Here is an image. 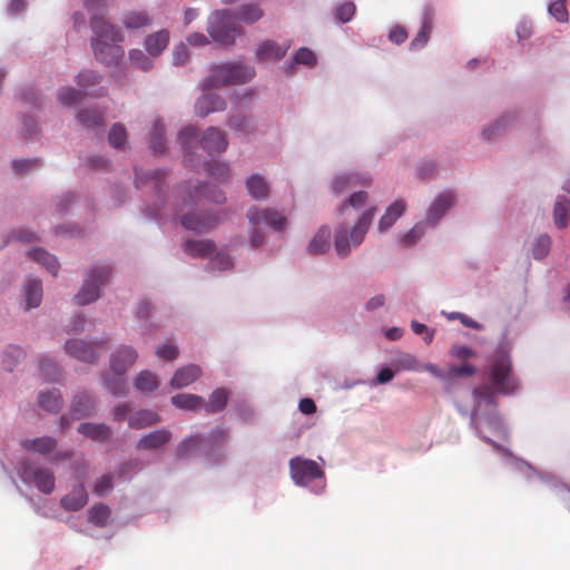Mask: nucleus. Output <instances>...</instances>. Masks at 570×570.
<instances>
[{
    "label": "nucleus",
    "instance_id": "dca6fc26",
    "mask_svg": "<svg viewBox=\"0 0 570 570\" xmlns=\"http://www.w3.org/2000/svg\"><path fill=\"white\" fill-rule=\"evenodd\" d=\"M226 108V102L216 94H204L195 104V112L199 117H206L210 112L222 111Z\"/></svg>",
    "mask_w": 570,
    "mask_h": 570
},
{
    "label": "nucleus",
    "instance_id": "a19ab883",
    "mask_svg": "<svg viewBox=\"0 0 570 570\" xmlns=\"http://www.w3.org/2000/svg\"><path fill=\"white\" fill-rule=\"evenodd\" d=\"M57 446V441L51 436H41L26 442V448L40 454H48Z\"/></svg>",
    "mask_w": 570,
    "mask_h": 570
},
{
    "label": "nucleus",
    "instance_id": "cd10ccee",
    "mask_svg": "<svg viewBox=\"0 0 570 570\" xmlns=\"http://www.w3.org/2000/svg\"><path fill=\"white\" fill-rule=\"evenodd\" d=\"M171 403L180 410L198 411L203 407L204 399L196 394L180 393L171 397Z\"/></svg>",
    "mask_w": 570,
    "mask_h": 570
},
{
    "label": "nucleus",
    "instance_id": "8fccbe9b",
    "mask_svg": "<svg viewBox=\"0 0 570 570\" xmlns=\"http://www.w3.org/2000/svg\"><path fill=\"white\" fill-rule=\"evenodd\" d=\"M106 386L115 396H124L127 393V384L122 375H117L114 379H107Z\"/></svg>",
    "mask_w": 570,
    "mask_h": 570
},
{
    "label": "nucleus",
    "instance_id": "c03bdc74",
    "mask_svg": "<svg viewBox=\"0 0 570 570\" xmlns=\"http://www.w3.org/2000/svg\"><path fill=\"white\" fill-rule=\"evenodd\" d=\"M78 119L87 128H95L104 124V115L96 109H83L78 114Z\"/></svg>",
    "mask_w": 570,
    "mask_h": 570
},
{
    "label": "nucleus",
    "instance_id": "2f4dec72",
    "mask_svg": "<svg viewBox=\"0 0 570 570\" xmlns=\"http://www.w3.org/2000/svg\"><path fill=\"white\" fill-rule=\"evenodd\" d=\"M405 210V203L403 200L394 202L385 212V214L381 217L379 222V228L381 232H385L389 229L399 217Z\"/></svg>",
    "mask_w": 570,
    "mask_h": 570
},
{
    "label": "nucleus",
    "instance_id": "a211bd4d",
    "mask_svg": "<svg viewBox=\"0 0 570 570\" xmlns=\"http://www.w3.org/2000/svg\"><path fill=\"white\" fill-rule=\"evenodd\" d=\"M288 48V45L281 46L272 40H265L257 48L256 57L259 61H277L286 55Z\"/></svg>",
    "mask_w": 570,
    "mask_h": 570
},
{
    "label": "nucleus",
    "instance_id": "49530a36",
    "mask_svg": "<svg viewBox=\"0 0 570 570\" xmlns=\"http://www.w3.org/2000/svg\"><path fill=\"white\" fill-rule=\"evenodd\" d=\"M108 141L114 148L122 147L127 141V131L121 124H115L108 135Z\"/></svg>",
    "mask_w": 570,
    "mask_h": 570
},
{
    "label": "nucleus",
    "instance_id": "a878e982",
    "mask_svg": "<svg viewBox=\"0 0 570 570\" xmlns=\"http://www.w3.org/2000/svg\"><path fill=\"white\" fill-rule=\"evenodd\" d=\"M32 480L37 489L45 494H50L55 489V476L48 469L36 468L32 472Z\"/></svg>",
    "mask_w": 570,
    "mask_h": 570
},
{
    "label": "nucleus",
    "instance_id": "39448f33",
    "mask_svg": "<svg viewBox=\"0 0 570 570\" xmlns=\"http://www.w3.org/2000/svg\"><path fill=\"white\" fill-rule=\"evenodd\" d=\"M235 22L232 11L216 10L208 19L207 31L215 42L229 46L243 31Z\"/></svg>",
    "mask_w": 570,
    "mask_h": 570
},
{
    "label": "nucleus",
    "instance_id": "4c0bfd02",
    "mask_svg": "<svg viewBox=\"0 0 570 570\" xmlns=\"http://www.w3.org/2000/svg\"><path fill=\"white\" fill-rule=\"evenodd\" d=\"M135 386L140 392L149 393L158 389L159 381L156 374L149 371H142L137 375Z\"/></svg>",
    "mask_w": 570,
    "mask_h": 570
},
{
    "label": "nucleus",
    "instance_id": "ea45409f",
    "mask_svg": "<svg viewBox=\"0 0 570 570\" xmlns=\"http://www.w3.org/2000/svg\"><path fill=\"white\" fill-rule=\"evenodd\" d=\"M165 126L161 120H156L153 127V131L149 137L150 148L156 154H163L165 151Z\"/></svg>",
    "mask_w": 570,
    "mask_h": 570
},
{
    "label": "nucleus",
    "instance_id": "338daca9",
    "mask_svg": "<svg viewBox=\"0 0 570 570\" xmlns=\"http://www.w3.org/2000/svg\"><path fill=\"white\" fill-rule=\"evenodd\" d=\"M476 372L475 366L464 363L462 365H453L449 368V373L452 376H472Z\"/></svg>",
    "mask_w": 570,
    "mask_h": 570
},
{
    "label": "nucleus",
    "instance_id": "20e7f679",
    "mask_svg": "<svg viewBox=\"0 0 570 570\" xmlns=\"http://www.w3.org/2000/svg\"><path fill=\"white\" fill-rule=\"evenodd\" d=\"M255 75V69L245 65H217L212 69L210 76L205 79V88H214L227 85H238L250 80Z\"/></svg>",
    "mask_w": 570,
    "mask_h": 570
},
{
    "label": "nucleus",
    "instance_id": "603ef678",
    "mask_svg": "<svg viewBox=\"0 0 570 570\" xmlns=\"http://www.w3.org/2000/svg\"><path fill=\"white\" fill-rule=\"evenodd\" d=\"M101 77L92 70H85L77 75L76 82L79 87L87 88L100 82Z\"/></svg>",
    "mask_w": 570,
    "mask_h": 570
},
{
    "label": "nucleus",
    "instance_id": "c756f323",
    "mask_svg": "<svg viewBox=\"0 0 570 570\" xmlns=\"http://www.w3.org/2000/svg\"><path fill=\"white\" fill-rule=\"evenodd\" d=\"M78 432L94 441H106L110 438L111 431L106 424L81 423Z\"/></svg>",
    "mask_w": 570,
    "mask_h": 570
},
{
    "label": "nucleus",
    "instance_id": "c85d7f7f",
    "mask_svg": "<svg viewBox=\"0 0 570 570\" xmlns=\"http://www.w3.org/2000/svg\"><path fill=\"white\" fill-rule=\"evenodd\" d=\"M38 404L40 407L48 412L57 413L62 406L61 394L56 389L41 392L38 396Z\"/></svg>",
    "mask_w": 570,
    "mask_h": 570
},
{
    "label": "nucleus",
    "instance_id": "1a4fd4ad",
    "mask_svg": "<svg viewBox=\"0 0 570 570\" xmlns=\"http://www.w3.org/2000/svg\"><path fill=\"white\" fill-rule=\"evenodd\" d=\"M220 222L218 214L213 213H186L180 216L181 226L195 233H207Z\"/></svg>",
    "mask_w": 570,
    "mask_h": 570
},
{
    "label": "nucleus",
    "instance_id": "58836bf2",
    "mask_svg": "<svg viewBox=\"0 0 570 570\" xmlns=\"http://www.w3.org/2000/svg\"><path fill=\"white\" fill-rule=\"evenodd\" d=\"M235 20L243 21L245 23H254L263 17V10L257 4H245L242 6L236 13H234Z\"/></svg>",
    "mask_w": 570,
    "mask_h": 570
},
{
    "label": "nucleus",
    "instance_id": "052dcab7",
    "mask_svg": "<svg viewBox=\"0 0 570 570\" xmlns=\"http://www.w3.org/2000/svg\"><path fill=\"white\" fill-rule=\"evenodd\" d=\"M39 366H40L41 372L45 373L46 379H48L50 381L57 380V377L59 375V368L53 361H51L49 358H42L40 361Z\"/></svg>",
    "mask_w": 570,
    "mask_h": 570
},
{
    "label": "nucleus",
    "instance_id": "2eb2a0df",
    "mask_svg": "<svg viewBox=\"0 0 570 570\" xmlns=\"http://www.w3.org/2000/svg\"><path fill=\"white\" fill-rule=\"evenodd\" d=\"M88 502V493L82 483L73 487L70 493L63 495L60 500L61 507L66 511L76 512L81 510Z\"/></svg>",
    "mask_w": 570,
    "mask_h": 570
},
{
    "label": "nucleus",
    "instance_id": "e2e57ef3",
    "mask_svg": "<svg viewBox=\"0 0 570 570\" xmlns=\"http://www.w3.org/2000/svg\"><path fill=\"white\" fill-rule=\"evenodd\" d=\"M83 4L87 8V10L91 13L90 20L96 18H102L101 16H98L102 12H105L107 8L106 0H83Z\"/></svg>",
    "mask_w": 570,
    "mask_h": 570
},
{
    "label": "nucleus",
    "instance_id": "79ce46f5",
    "mask_svg": "<svg viewBox=\"0 0 570 570\" xmlns=\"http://www.w3.org/2000/svg\"><path fill=\"white\" fill-rule=\"evenodd\" d=\"M164 178L165 171L163 169H155L145 174V176H140L139 173L136 171V186L141 188L151 184L155 189H159Z\"/></svg>",
    "mask_w": 570,
    "mask_h": 570
},
{
    "label": "nucleus",
    "instance_id": "f03ea898",
    "mask_svg": "<svg viewBox=\"0 0 570 570\" xmlns=\"http://www.w3.org/2000/svg\"><path fill=\"white\" fill-rule=\"evenodd\" d=\"M374 215H375V208L366 209L361 215L357 223L351 229L350 239L347 237L346 227L340 226L336 229L335 238H334V248H335L336 254L340 257L348 256L351 253V248L358 246L363 242V239L372 224Z\"/></svg>",
    "mask_w": 570,
    "mask_h": 570
},
{
    "label": "nucleus",
    "instance_id": "6e6552de",
    "mask_svg": "<svg viewBox=\"0 0 570 570\" xmlns=\"http://www.w3.org/2000/svg\"><path fill=\"white\" fill-rule=\"evenodd\" d=\"M247 218L252 226L266 225L277 232L286 225V217L273 208L253 207L247 212Z\"/></svg>",
    "mask_w": 570,
    "mask_h": 570
},
{
    "label": "nucleus",
    "instance_id": "37998d69",
    "mask_svg": "<svg viewBox=\"0 0 570 570\" xmlns=\"http://www.w3.org/2000/svg\"><path fill=\"white\" fill-rule=\"evenodd\" d=\"M207 174L214 179L224 183L230 176L229 166L222 161H208L205 164Z\"/></svg>",
    "mask_w": 570,
    "mask_h": 570
},
{
    "label": "nucleus",
    "instance_id": "b1692460",
    "mask_svg": "<svg viewBox=\"0 0 570 570\" xmlns=\"http://www.w3.org/2000/svg\"><path fill=\"white\" fill-rule=\"evenodd\" d=\"M160 421L159 415L150 410H139L131 413L128 417V425L139 430L154 425Z\"/></svg>",
    "mask_w": 570,
    "mask_h": 570
},
{
    "label": "nucleus",
    "instance_id": "aec40b11",
    "mask_svg": "<svg viewBox=\"0 0 570 570\" xmlns=\"http://www.w3.org/2000/svg\"><path fill=\"white\" fill-rule=\"evenodd\" d=\"M153 18L146 10H130L122 14L121 23L127 29L138 30L149 27Z\"/></svg>",
    "mask_w": 570,
    "mask_h": 570
},
{
    "label": "nucleus",
    "instance_id": "864d4df0",
    "mask_svg": "<svg viewBox=\"0 0 570 570\" xmlns=\"http://www.w3.org/2000/svg\"><path fill=\"white\" fill-rule=\"evenodd\" d=\"M294 62L297 63V65H305V66H314L315 62H316V57L314 55V52L306 48V47H302L299 48L296 53L294 55V58H293Z\"/></svg>",
    "mask_w": 570,
    "mask_h": 570
},
{
    "label": "nucleus",
    "instance_id": "bb28decb",
    "mask_svg": "<svg viewBox=\"0 0 570 570\" xmlns=\"http://www.w3.org/2000/svg\"><path fill=\"white\" fill-rule=\"evenodd\" d=\"M331 229L328 226H322L308 244L311 254H324L330 249Z\"/></svg>",
    "mask_w": 570,
    "mask_h": 570
},
{
    "label": "nucleus",
    "instance_id": "ddd939ff",
    "mask_svg": "<svg viewBox=\"0 0 570 570\" xmlns=\"http://www.w3.org/2000/svg\"><path fill=\"white\" fill-rule=\"evenodd\" d=\"M454 195L452 193H443L431 204L426 213V223L435 225L449 208L453 206Z\"/></svg>",
    "mask_w": 570,
    "mask_h": 570
},
{
    "label": "nucleus",
    "instance_id": "13d9d810",
    "mask_svg": "<svg viewBox=\"0 0 570 570\" xmlns=\"http://www.w3.org/2000/svg\"><path fill=\"white\" fill-rule=\"evenodd\" d=\"M200 436H189L188 439L184 440L180 445L178 446L177 453L178 456L183 458L187 455L191 450H196L200 445Z\"/></svg>",
    "mask_w": 570,
    "mask_h": 570
},
{
    "label": "nucleus",
    "instance_id": "774afa93",
    "mask_svg": "<svg viewBox=\"0 0 570 570\" xmlns=\"http://www.w3.org/2000/svg\"><path fill=\"white\" fill-rule=\"evenodd\" d=\"M189 58V52L186 45L180 43L175 47L173 52V62L176 66L184 65Z\"/></svg>",
    "mask_w": 570,
    "mask_h": 570
},
{
    "label": "nucleus",
    "instance_id": "69168bd1",
    "mask_svg": "<svg viewBox=\"0 0 570 570\" xmlns=\"http://www.w3.org/2000/svg\"><path fill=\"white\" fill-rule=\"evenodd\" d=\"M40 166L39 159H16L12 163V167L17 173H28L33 168Z\"/></svg>",
    "mask_w": 570,
    "mask_h": 570
},
{
    "label": "nucleus",
    "instance_id": "6ab92c4d",
    "mask_svg": "<svg viewBox=\"0 0 570 570\" xmlns=\"http://www.w3.org/2000/svg\"><path fill=\"white\" fill-rule=\"evenodd\" d=\"M171 438V433L166 429L153 431L139 439L137 450H157L166 444Z\"/></svg>",
    "mask_w": 570,
    "mask_h": 570
},
{
    "label": "nucleus",
    "instance_id": "473e14b6",
    "mask_svg": "<svg viewBox=\"0 0 570 570\" xmlns=\"http://www.w3.org/2000/svg\"><path fill=\"white\" fill-rule=\"evenodd\" d=\"M111 511L108 505L104 503H96L88 510V522L98 528H104L108 524Z\"/></svg>",
    "mask_w": 570,
    "mask_h": 570
},
{
    "label": "nucleus",
    "instance_id": "c9c22d12",
    "mask_svg": "<svg viewBox=\"0 0 570 570\" xmlns=\"http://www.w3.org/2000/svg\"><path fill=\"white\" fill-rule=\"evenodd\" d=\"M570 214V200L566 197H558L554 209L553 220L557 227L563 228L568 224V217Z\"/></svg>",
    "mask_w": 570,
    "mask_h": 570
},
{
    "label": "nucleus",
    "instance_id": "7ed1b4c3",
    "mask_svg": "<svg viewBox=\"0 0 570 570\" xmlns=\"http://www.w3.org/2000/svg\"><path fill=\"white\" fill-rule=\"evenodd\" d=\"M489 380L495 392L512 394L519 389V382L512 374V363L504 351H498L489 366Z\"/></svg>",
    "mask_w": 570,
    "mask_h": 570
},
{
    "label": "nucleus",
    "instance_id": "9b49d317",
    "mask_svg": "<svg viewBox=\"0 0 570 570\" xmlns=\"http://www.w3.org/2000/svg\"><path fill=\"white\" fill-rule=\"evenodd\" d=\"M200 146L208 155H214L224 153L228 146V141L223 130L216 127H209L203 134Z\"/></svg>",
    "mask_w": 570,
    "mask_h": 570
},
{
    "label": "nucleus",
    "instance_id": "5fc2aeb1",
    "mask_svg": "<svg viewBox=\"0 0 570 570\" xmlns=\"http://www.w3.org/2000/svg\"><path fill=\"white\" fill-rule=\"evenodd\" d=\"M549 13L554 17L559 22L568 20V11L564 6V0H554L549 4Z\"/></svg>",
    "mask_w": 570,
    "mask_h": 570
},
{
    "label": "nucleus",
    "instance_id": "423d86ee",
    "mask_svg": "<svg viewBox=\"0 0 570 570\" xmlns=\"http://www.w3.org/2000/svg\"><path fill=\"white\" fill-rule=\"evenodd\" d=\"M110 275L111 267L108 265L94 267L85 278L80 291L75 295V304L81 306L98 299L99 287L109 279Z\"/></svg>",
    "mask_w": 570,
    "mask_h": 570
},
{
    "label": "nucleus",
    "instance_id": "393cba45",
    "mask_svg": "<svg viewBox=\"0 0 570 570\" xmlns=\"http://www.w3.org/2000/svg\"><path fill=\"white\" fill-rule=\"evenodd\" d=\"M169 42L167 30H160L151 33L145 39V48L150 56H159L166 49Z\"/></svg>",
    "mask_w": 570,
    "mask_h": 570
},
{
    "label": "nucleus",
    "instance_id": "09e8293b",
    "mask_svg": "<svg viewBox=\"0 0 570 570\" xmlns=\"http://www.w3.org/2000/svg\"><path fill=\"white\" fill-rule=\"evenodd\" d=\"M551 245L550 237L548 235H541L535 239L532 247V255L537 259H541L547 256Z\"/></svg>",
    "mask_w": 570,
    "mask_h": 570
},
{
    "label": "nucleus",
    "instance_id": "a18cd8bd",
    "mask_svg": "<svg viewBox=\"0 0 570 570\" xmlns=\"http://www.w3.org/2000/svg\"><path fill=\"white\" fill-rule=\"evenodd\" d=\"M130 63L142 70L148 71L153 68V60L140 49H131L129 51Z\"/></svg>",
    "mask_w": 570,
    "mask_h": 570
},
{
    "label": "nucleus",
    "instance_id": "f8f14e48",
    "mask_svg": "<svg viewBox=\"0 0 570 570\" xmlns=\"http://www.w3.org/2000/svg\"><path fill=\"white\" fill-rule=\"evenodd\" d=\"M137 360V352L131 346H121L112 355L110 360L111 370L116 375H122Z\"/></svg>",
    "mask_w": 570,
    "mask_h": 570
},
{
    "label": "nucleus",
    "instance_id": "0eeeda50",
    "mask_svg": "<svg viewBox=\"0 0 570 570\" xmlns=\"http://www.w3.org/2000/svg\"><path fill=\"white\" fill-rule=\"evenodd\" d=\"M291 478L297 485L306 487L315 479H323L324 471L314 460L295 456L289 460Z\"/></svg>",
    "mask_w": 570,
    "mask_h": 570
},
{
    "label": "nucleus",
    "instance_id": "bf43d9fd",
    "mask_svg": "<svg viewBox=\"0 0 570 570\" xmlns=\"http://www.w3.org/2000/svg\"><path fill=\"white\" fill-rule=\"evenodd\" d=\"M229 433L224 428H215L208 435V441L212 445L218 446L228 442Z\"/></svg>",
    "mask_w": 570,
    "mask_h": 570
},
{
    "label": "nucleus",
    "instance_id": "e433bc0d",
    "mask_svg": "<svg viewBox=\"0 0 570 570\" xmlns=\"http://www.w3.org/2000/svg\"><path fill=\"white\" fill-rule=\"evenodd\" d=\"M246 187L253 198L262 199L268 195V185L259 175H253L246 180Z\"/></svg>",
    "mask_w": 570,
    "mask_h": 570
},
{
    "label": "nucleus",
    "instance_id": "4be33fe9",
    "mask_svg": "<svg viewBox=\"0 0 570 570\" xmlns=\"http://www.w3.org/2000/svg\"><path fill=\"white\" fill-rule=\"evenodd\" d=\"M96 409V400L89 393H80L75 396L71 412L76 419L89 416Z\"/></svg>",
    "mask_w": 570,
    "mask_h": 570
},
{
    "label": "nucleus",
    "instance_id": "3c124183",
    "mask_svg": "<svg viewBox=\"0 0 570 570\" xmlns=\"http://www.w3.org/2000/svg\"><path fill=\"white\" fill-rule=\"evenodd\" d=\"M112 475L107 473L95 482L94 493L97 497H105L112 490Z\"/></svg>",
    "mask_w": 570,
    "mask_h": 570
},
{
    "label": "nucleus",
    "instance_id": "4d7b16f0",
    "mask_svg": "<svg viewBox=\"0 0 570 570\" xmlns=\"http://www.w3.org/2000/svg\"><path fill=\"white\" fill-rule=\"evenodd\" d=\"M197 138V128L194 126H187L183 128L179 132L178 139L181 146L189 150L191 147V142Z\"/></svg>",
    "mask_w": 570,
    "mask_h": 570
},
{
    "label": "nucleus",
    "instance_id": "412c9836",
    "mask_svg": "<svg viewBox=\"0 0 570 570\" xmlns=\"http://www.w3.org/2000/svg\"><path fill=\"white\" fill-rule=\"evenodd\" d=\"M183 249L191 257H209L215 253L216 246L209 239H190L184 243Z\"/></svg>",
    "mask_w": 570,
    "mask_h": 570
},
{
    "label": "nucleus",
    "instance_id": "680f3d73",
    "mask_svg": "<svg viewBox=\"0 0 570 570\" xmlns=\"http://www.w3.org/2000/svg\"><path fill=\"white\" fill-rule=\"evenodd\" d=\"M212 269H227L232 266L230 257L225 253H216L215 256L210 257L209 262Z\"/></svg>",
    "mask_w": 570,
    "mask_h": 570
},
{
    "label": "nucleus",
    "instance_id": "6e6d98bb",
    "mask_svg": "<svg viewBox=\"0 0 570 570\" xmlns=\"http://www.w3.org/2000/svg\"><path fill=\"white\" fill-rule=\"evenodd\" d=\"M355 11H356V7H355L354 2L347 1L336 8L335 14H336V18L342 23H345V22H348L353 18V16L355 14Z\"/></svg>",
    "mask_w": 570,
    "mask_h": 570
},
{
    "label": "nucleus",
    "instance_id": "de8ad7c7",
    "mask_svg": "<svg viewBox=\"0 0 570 570\" xmlns=\"http://www.w3.org/2000/svg\"><path fill=\"white\" fill-rule=\"evenodd\" d=\"M83 96L85 94L82 91L66 87L59 91L58 99L62 105L70 106L79 101Z\"/></svg>",
    "mask_w": 570,
    "mask_h": 570
},
{
    "label": "nucleus",
    "instance_id": "f257e3e1",
    "mask_svg": "<svg viewBox=\"0 0 570 570\" xmlns=\"http://www.w3.org/2000/svg\"><path fill=\"white\" fill-rule=\"evenodd\" d=\"M90 27L94 32L91 47L96 59L107 66L118 65L124 57V49L120 46L124 41L121 31L105 18L94 17Z\"/></svg>",
    "mask_w": 570,
    "mask_h": 570
},
{
    "label": "nucleus",
    "instance_id": "5701e85b",
    "mask_svg": "<svg viewBox=\"0 0 570 570\" xmlns=\"http://www.w3.org/2000/svg\"><path fill=\"white\" fill-rule=\"evenodd\" d=\"M433 10L430 7L424 9L421 30L411 42L413 49H420L428 42L433 28Z\"/></svg>",
    "mask_w": 570,
    "mask_h": 570
},
{
    "label": "nucleus",
    "instance_id": "72a5a7b5",
    "mask_svg": "<svg viewBox=\"0 0 570 570\" xmlns=\"http://www.w3.org/2000/svg\"><path fill=\"white\" fill-rule=\"evenodd\" d=\"M24 296L28 308L39 306L42 299V286L38 279H28L24 286Z\"/></svg>",
    "mask_w": 570,
    "mask_h": 570
},
{
    "label": "nucleus",
    "instance_id": "f3484780",
    "mask_svg": "<svg viewBox=\"0 0 570 570\" xmlns=\"http://www.w3.org/2000/svg\"><path fill=\"white\" fill-rule=\"evenodd\" d=\"M65 350L69 355L82 362L92 363L97 358V354L91 345L80 340L67 341Z\"/></svg>",
    "mask_w": 570,
    "mask_h": 570
},
{
    "label": "nucleus",
    "instance_id": "7c9ffc66",
    "mask_svg": "<svg viewBox=\"0 0 570 570\" xmlns=\"http://www.w3.org/2000/svg\"><path fill=\"white\" fill-rule=\"evenodd\" d=\"M228 401V392L223 389H216L209 396L207 402H204L203 407L208 414L222 412Z\"/></svg>",
    "mask_w": 570,
    "mask_h": 570
},
{
    "label": "nucleus",
    "instance_id": "0e129e2a",
    "mask_svg": "<svg viewBox=\"0 0 570 570\" xmlns=\"http://www.w3.org/2000/svg\"><path fill=\"white\" fill-rule=\"evenodd\" d=\"M156 355L166 361H174L178 357V347L174 344H165L156 350Z\"/></svg>",
    "mask_w": 570,
    "mask_h": 570
},
{
    "label": "nucleus",
    "instance_id": "9d476101",
    "mask_svg": "<svg viewBox=\"0 0 570 570\" xmlns=\"http://www.w3.org/2000/svg\"><path fill=\"white\" fill-rule=\"evenodd\" d=\"M202 197L216 204H223L226 200L224 193L216 186L200 184L195 186L194 190L187 189L184 191L183 208L180 212H183L184 208H190Z\"/></svg>",
    "mask_w": 570,
    "mask_h": 570
},
{
    "label": "nucleus",
    "instance_id": "4468645a",
    "mask_svg": "<svg viewBox=\"0 0 570 570\" xmlns=\"http://www.w3.org/2000/svg\"><path fill=\"white\" fill-rule=\"evenodd\" d=\"M202 376V368L196 364H189L179 367L170 380V386L183 389L195 382Z\"/></svg>",
    "mask_w": 570,
    "mask_h": 570
},
{
    "label": "nucleus",
    "instance_id": "f704fd0d",
    "mask_svg": "<svg viewBox=\"0 0 570 570\" xmlns=\"http://www.w3.org/2000/svg\"><path fill=\"white\" fill-rule=\"evenodd\" d=\"M29 256L33 261L43 265L47 268V271L50 272L52 275H57L59 269V263L53 255L49 254L42 248H36L29 252Z\"/></svg>",
    "mask_w": 570,
    "mask_h": 570
}]
</instances>
